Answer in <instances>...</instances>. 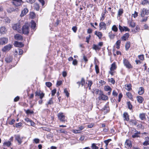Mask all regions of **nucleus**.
Instances as JSON below:
<instances>
[{"label":"nucleus","instance_id":"1","mask_svg":"<svg viewBox=\"0 0 149 149\" xmlns=\"http://www.w3.org/2000/svg\"><path fill=\"white\" fill-rule=\"evenodd\" d=\"M58 119L61 122L65 123L66 120L65 119V116L64 115L63 113H60L57 114Z\"/></svg>","mask_w":149,"mask_h":149},{"label":"nucleus","instance_id":"2","mask_svg":"<svg viewBox=\"0 0 149 149\" xmlns=\"http://www.w3.org/2000/svg\"><path fill=\"white\" fill-rule=\"evenodd\" d=\"M22 31L23 33L26 34L29 33V27L28 24L24 25L22 28Z\"/></svg>","mask_w":149,"mask_h":149},{"label":"nucleus","instance_id":"3","mask_svg":"<svg viewBox=\"0 0 149 149\" xmlns=\"http://www.w3.org/2000/svg\"><path fill=\"white\" fill-rule=\"evenodd\" d=\"M145 15H149V10L143 8L141 12V17H143Z\"/></svg>","mask_w":149,"mask_h":149},{"label":"nucleus","instance_id":"4","mask_svg":"<svg viewBox=\"0 0 149 149\" xmlns=\"http://www.w3.org/2000/svg\"><path fill=\"white\" fill-rule=\"evenodd\" d=\"M123 63L124 65L128 68H132L131 64L130 63L129 61L126 59H124L123 61Z\"/></svg>","mask_w":149,"mask_h":149},{"label":"nucleus","instance_id":"5","mask_svg":"<svg viewBox=\"0 0 149 149\" xmlns=\"http://www.w3.org/2000/svg\"><path fill=\"white\" fill-rule=\"evenodd\" d=\"M8 39L5 37L0 38V45H5L7 43Z\"/></svg>","mask_w":149,"mask_h":149},{"label":"nucleus","instance_id":"6","mask_svg":"<svg viewBox=\"0 0 149 149\" xmlns=\"http://www.w3.org/2000/svg\"><path fill=\"white\" fill-rule=\"evenodd\" d=\"M15 140L17 141L19 145H20L22 142V140L23 139L22 137H21L19 135H15Z\"/></svg>","mask_w":149,"mask_h":149},{"label":"nucleus","instance_id":"7","mask_svg":"<svg viewBox=\"0 0 149 149\" xmlns=\"http://www.w3.org/2000/svg\"><path fill=\"white\" fill-rule=\"evenodd\" d=\"M12 47V45L9 44L5 46L2 49V51L4 52L9 50Z\"/></svg>","mask_w":149,"mask_h":149},{"label":"nucleus","instance_id":"8","mask_svg":"<svg viewBox=\"0 0 149 149\" xmlns=\"http://www.w3.org/2000/svg\"><path fill=\"white\" fill-rule=\"evenodd\" d=\"M13 4L16 6H20L22 2V0H13Z\"/></svg>","mask_w":149,"mask_h":149},{"label":"nucleus","instance_id":"9","mask_svg":"<svg viewBox=\"0 0 149 149\" xmlns=\"http://www.w3.org/2000/svg\"><path fill=\"white\" fill-rule=\"evenodd\" d=\"M12 27L14 30H17L18 32L20 31L21 26L19 24H14Z\"/></svg>","mask_w":149,"mask_h":149},{"label":"nucleus","instance_id":"10","mask_svg":"<svg viewBox=\"0 0 149 149\" xmlns=\"http://www.w3.org/2000/svg\"><path fill=\"white\" fill-rule=\"evenodd\" d=\"M100 30H106L107 29L106 25L105 23L103 22H101L99 24Z\"/></svg>","mask_w":149,"mask_h":149},{"label":"nucleus","instance_id":"11","mask_svg":"<svg viewBox=\"0 0 149 149\" xmlns=\"http://www.w3.org/2000/svg\"><path fill=\"white\" fill-rule=\"evenodd\" d=\"M99 97L100 98L103 100H106L108 99V97L107 96L103 94L102 92L100 94Z\"/></svg>","mask_w":149,"mask_h":149},{"label":"nucleus","instance_id":"12","mask_svg":"<svg viewBox=\"0 0 149 149\" xmlns=\"http://www.w3.org/2000/svg\"><path fill=\"white\" fill-rule=\"evenodd\" d=\"M123 117L124 118V120L128 121L129 120V116L128 113L126 112H124L123 114Z\"/></svg>","mask_w":149,"mask_h":149},{"label":"nucleus","instance_id":"13","mask_svg":"<svg viewBox=\"0 0 149 149\" xmlns=\"http://www.w3.org/2000/svg\"><path fill=\"white\" fill-rule=\"evenodd\" d=\"M28 11V10L27 8H24L21 12V13L20 15V16L21 17H23L25 15Z\"/></svg>","mask_w":149,"mask_h":149},{"label":"nucleus","instance_id":"14","mask_svg":"<svg viewBox=\"0 0 149 149\" xmlns=\"http://www.w3.org/2000/svg\"><path fill=\"white\" fill-rule=\"evenodd\" d=\"M15 45L17 47H21L24 46V45L22 42L15 41Z\"/></svg>","mask_w":149,"mask_h":149},{"label":"nucleus","instance_id":"15","mask_svg":"<svg viewBox=\"0 0 149 149\" xmlns=\"http://www.w3.org/2000/svg\"><path fill=\"white\" fill-rule=\"evenodd\" d=\"M14 38L15 39L18 40H22V37L19 34H16L14 36Z\"/></svg>","mask_w":149,"mask_h":149},{"label":"nucleus","instance_id":"16","mask_svg":"<svg viewBox=\"0 0 149 149\" xmlns=\"http://www.w3.org/2000/svg\"><path fill=\"white\" fill-rule=\"evenodd\" d=\"M129 36V33H126L124 34L123 36L121 37V38L123 40L126 41L127 40Z\"/></svg>","mask_w":149,"mask_h":149},{"label":"nucleus","instance_id":"17","mask_svg":"<svg viewBox=\"0 0 149 149\" xmlns=\"http://www.w3.org/2000/svg\"><path fill=\"white\" fill-rule=\"evenodd\" d=\"M128 23L129 25V26L132 27H134L135 26V23L132 20H129L128 21Z\"/></svg>","mask_w":149,"mask_h":149},{"label":"nucleus","instance_id":"18","mask_svg":"<svg viewBox=\"0 0 149 149\" xmlns=\"http://www.w3.org/2000/svg\"><path fill=\"white\" fill-rule=\"evenodd\" d=\"M6 31V28L2 26L0 28V33L2 34L5 33Z\"/></svg>","mask_w":149,"mask_h":149},{"label":"nucleus","instance_id":"19","mask_svg":"<svg viewBox=\"0 0 149 149\" xmlns=\"http://www.w3.org/2000/svg\"><path fill=\"white\" fill-rule=\"evenodd\" d=\"M95 34L99 38V39H100L102 36V33L100 32L95 31Z\"/></svg>","mask_w":149,"mask_h":149},{"label":"nucleus","instance_id":"20","mask_svg":"<svg viewBox=\"0 0 149 149\" xmlns=\"http://www.w3.org/2000/svg\"><path fill=\"white\" fill-rule=\"evenodd\" d=\"M12 57L10 56H8L5 58V61L7 63H10L12 61Z\"/></svg>","mask_w":149,"mask_h":149},{"label":"nucleus","instance_id":"21","mask_svg":"<svg viewBox=\"0 0 149 149\" xmlns=\"http://www.w3.org/2000/svg\"><path fill=\"white\" fill-rule=\"evenodd\" d=\"M146 141L143 143V145L144 146H147L149 144V137L145 138Z\"/></svg>","mask_w":149,"mask_h":149},{"label":"nucleus","instance_id":"22","mask_svg":"<svg viewBox=\"0 0 149 149\" xmlns=\"http://www.w3.org/2000/svg\"><path fill=\"white\" fill-rule=\"evenodd\" d=\"M93 49L95 50H99L100 49V47L98 46V45L93 44Z\"/></svg>","mask_w":149,"mask_h":149},{"label":"nucleus","instance_id":"23","mask_svg":"<svg viewBox=\"0 0 149 149\" xmlns=\"http://www.w3.org/2000/svg\"><path fill=\"white\" fill-rule=\"evenodd\" d=\"M139 117L142 120H144L146 119L145 114L144 113H140Z\"/></svg>","mask_w":149,"mask_h":149},{"label":"nucleus","instance_id":"24","mask_svg":"<svg viewBox=\"0 0 149 149\" xmlns=\"http://www.w3.org/2000/svg\"><path fill=\"white\" fill-rule=\"evenodd\" d=\"M116 63L115 62L113 63L111 65L110 68L111 71H113L116 69Z\"/></svg>","mask_w":149,"mask_h":149},{"label":"nucleus","instance_id":"25","mask_svg":"<svg viewBox=\"0 0 149 149\" xmlns=\"http://www.w3.org/2000/svg\"><path fill=\"white\" fill-rule=\"evenodd\" d=\"M135 132L134 134L132 135V136L133 138H135L139 136V135L140 134V132L137 131H135Z\"/></svg>","mask_w":149,"mask_h":149},{"label":"nucleus","instance_id":"26","mask_svg":"<svg viewBox=\"0 0 149 149\" xmlns=\"http://www.w3.org/2000/svg\"><path fill=\"white\" fill-rule=\"evenodd\" d=\"M53 103V101L52 100V98L49 99L47 103L46 104V105L47 106V107H48V105L52 104Z\"/></svg>","mask_w":149,"mask_h":149},{"label":"nucleus","instance_id":"27","mask_svg":"<svg viewBox=\"0 0 149 149\" xmlns=\"http://www.w3.org/2000/svg\"><path fill=\"white\" fill-rule=\"evenodd\" d=\"M144 92V91L143 88L142 87H140L138 93L140 95H141Z\"/></svg>","mask_w":149,"mask_h":149},{"label":"nucleus","instance_id":"28","mask_svg":"<svg viewBox=\"0 0 149 149\" xmlns=\"http://www.w3.org/2000/svg\"><path fill=\"white\" fill-rule=\"evenodd\" d=\"M137 101L140 103H142L143 100V98L140 96L137 97Z\"/></svg>","mask_w":149,"mask_h":149},{"label":"nucleus","instance_id":"29","mask_svg":"<svg viewBox=\"0 0 149 149\" xmlns=\"http://www.w3.org/2000/svg\"><path fill=\"white\" fill-rule=\"evenodd\" d=\"M34 7L35 9L36 10L38 11L39 10L40 6L39 5L38 3H35L34 4Z\"/></svg>","mask_w":149,"mask_h":149},{"label":"nucleus","instance_id":"30","mask_svg":"<svg viewBox=\"0 0 149 149\" xmlns=\"http://www.w3.org/2000/svg\"><path fill=\"white\" fill-rule=\"evenodd\" d=\"M141 4L143 5H147L149 4V2L148 0H143L142 1Z\"/></svg>","mask_w":149,"mask_h":149},{"label":"nucleus","instance_id":"31","mask_svg":"<svg viewBox=\"0 0 149 149\" xmlns=\"http://www.w3.org/2000/svg\"><path fill=\"white\" fill-rule=\"evenodd\" d=\"M112 30L114 32H116L118 31V28L115 25H113L112 27Z\"/></svg>","mask_w":149,"mask_h":149},{"label":"nucleus","instance_id":"32","mask_svg":"<svg viewBox=\"0 0 149 149\" xmlns=\"http://www.w3.org/2000/svg\"><path fill=\"white\" fill-rule=\"evenodd\" d=\"M130 47V42H127L125 45V49L127 50Z\"/></svg>","mask_w":149,"mask_h":149},{"label":"nucleus","instance_id":"33","mask_svg":"<svg viewBox=\"0 0 149 149\" xmlns=\"http://www.w3.org/2000/svg\"><path fill=\"white\" fill-rule=\"evenodd\" d=\"M104 89L106 91H111V90L110 87L108 86H105Z\"/></svg>","mask_w":149,"mask_h":149},{"label":"nucleus","instance_id":"34","mask_svg":"<svg viewBox=\"0 0 149 149\" xmlns=\"http://www.w3.org/2000/svg\"><path fill=\"white\" fill-rule=\"evenodd\" d=\"M128 91H130L132 89L131 85V84H127V86L125 88Z\"/></svg>","mask_w":149,"mask_h":149},{"label":"nucleus","instance_id":"35","mask_svg":"<svg viewBox=\"0 0 149 149\" xmlns=\"http://www.w3.org/2000/svg\"><path fill=\"white\" fill-rule=\"evenodd\" d=\"M111 141V139H108L104 141V142L106 144L105 146L106 147V148H107V146H108L109 143Z\"/></svg>","mask_w":149,"mask_h":149},{"label":"nucleus","instance_id":"36","mask_svg":"<svg viewBox=\"0 0 149 149\" xmlns=\"http://www.w3.org/2000/svg\"><path fill=\"white\" fill-rule=\"evenodd\" d=\"M123 13V9H120L118 11V15L120 16Z\"/></svg>","mask_w":149,"mask_h":149},{"label":"nucleus","instance_id":"37","mask_svg":"<svg viewBox=\"0 0 149 149\" xmlns=\"http://www.w3.org/2000/svg\"><path fill=\"white\" fill-rule=\"evenodd\" d=\"M80 84H81L82 86L85 83V80L84 78H82L81 79V81L80 82Z\"/></svg>","mask_w":149,"mask_h":149},{"label":"nucleus","instance_id":"38","mask_svg":"<svg viewBox=\"0 0 149 149\" xmlns=\"http://www.w3.org/2000/svg\"><path fill=\"white\" fill-rule=\"evenodd\" d=\"M112 33L111 32L109 33V36L110 39H113L114 38L115 35L112 34Z\"/></svg>","mask_w":149,"mask_h":149},{"label":"nucleus","instance_id":"39","mask_svg":"<svg viewBox=\"0 0 149 149\" xmlns=\"http://www.w3.org/2000/svg\"><path fill=\"white\" fill-rule=\"evenodd\" d=\"M127 105L128 106V108L130 109H132V105L131 104L130 102H128L127 103Z\"/></svg>","mask_w":149,"mask_h":149},{"label":"nucleus","instance_id":"40","mask_svg":"<svg viewBox=\"0 0 149 149\" xmlns=\"http://www.w3.org/2000/svg\"><path fill=\"white\" fill-rule=\"evenodd\" d=\"M92 84H93V82L92 81H88V86L89 87V89H91V86Z\"/></svg>","mask_w":149,"mask_h":149},{"label":"nucleus","instance_id":"41","mask_svg":"<svg viewBox=\"0 0 149 149\" xmlns=\"http://www.w3.org/2000/svg\"><path fill=\"white\" fill-rule=\"evenodd\" d=\"M45 85L48 87H50L52 86V84L50 82H46L45 83Z\"/></svg>","mask_w":149,"mask_h":149},{"label":"nucleus","instance_id":"42","mask_svg":"<svg viewBox=\"0 0 149 149\" xmlns=\"http://www.w3.org/2000/svg\"><path fill=\"white\" fill-rule=\"evenodd\" d=\"M91 147L92 149H98V147L97 146L95 143L92 144Z\"/></svg>","mask_w":149,"mask_h":149},{"label":"nucleus","instance_id":"43","mask_svg":"<svg viewBox=\"0 0 149 149\" xmlns=\"http://www.w3.org/2000/svg\"><path fill=\"white\" fill-rule=\"evenodd\" d=\"M36 24L34 22H32L31 25V27L32 29H34L36 27Z\"/></svg>","mask_w":149,"mask_h":149},{"label":"nucleus","instance_id":"44","mask_svg":"<svg viewBox=\"0 0 149 149\" xmlns=\"http://www.w3.org/2000/svg\"><path fill=\"white\" fill-rule=\"evenodd\" d=\"M11 144V143L9 141H8V142H4L3 143V144L4 145H6L8 146H10Z\"/></svg>","mask_w":149,"mask_h":149},{"label":"nucleus","instance_id":"45","mask_svg":"<svg viewBox=\"0 0 149 149\" xmlns=\"http://www.w3.org/2000/svg\"><path fill=\"white\" fill-rule=\"evenodd\" d=\"M109 81L110 82L113 84H114L115 83V81L114 80L113 78H111V79H109Z\"/></svg>","mask_w":149,"mask_h":149},{"label":"nucleus","instance_id":"46","mask_svg":"<svg viewBox=\"0 0 149 149\" xmlns=\"http://www.w3.org/2000/svg\"><path fill=\"white\" fill-rule=\"evenodd\" d=\"M30 15L31 17L32 18H33L35 17V14L33 12H31Z\"/></svg>","mask_w":149,"mask_h":149},{"label":"nucleus","instance_id":"47","mask_svg":"<svg viewBox=\"0 0 149 149\" xmlns=\"http://www.w3.org/2000/svg\"><path fill=\"white\" fill-rule=\"evenodd\" d=\"M125 145L127 147H131L132 146V144L130 142H126Z\"/></svg>","mask_w":149,"mask_h":149},{"label":"nucleus","instance_id":"48","mask_svg":"<svg viewBox=\"0 0 149 149\" xmlns=\"http://www.w3.org/2000/svg\"><path fill=\"white\" fill-rule=\"evenodd\" d=\"M56 89H54L52 91V95L53 96L56 93Z\"/></svg>","mask_w":149,"mask_h":149},{"label":"nucleus","instance_id":"49","mask_svg":"<svg viewBox=\"0 0 149 149\" xmlns=\"http://www.w3.org/2000/svg\"><path fill=\"white\" fill-rule=\"evenodd\" d=\"M119 29L121 32L124 31V26L123 27L120 25L119 26Z\"/></svg>","mask_w":149,"mask_h":149},{"label":"nucleus","instance_id":"50","mask_svg":"<svg viewBox=\"0 0 149 149\" xmlns=\"http://www.w3.org/2000/svg\"><path fill=\"white\" fill-rule=\"evenodd\" d=\"M95 70H96V72L97 74H98L99 72V69L98 66L97 65H96L95 66Z\"/></svg>","mask_w":149,"mask_h":149},{"label":"nucleus","instance_id":"51","mask_svg":"<svg viewBox=\"0 0 149 149\" xmlns=\"http://www.w3.org/2000/svg\"><path fill=\"white\" fill-rule=\"evenodd\" d=\"M139 58L141 60H144V55H141L138 56Z\"/></svg>","mask_w":149,"mask_h":149},{"label":"nucleus","instance_id":"52","mask_svg":"<svg viewBox=\"0 0 149 149\" xmlns=\"http://www.w3.org/2000/svg\"><path fill=\"white\" fill-rule=\"evenodd\" d=\"M126 95L129 98L131 99L132 98V95L131 93H127L126 94Z\"/></svg>","mask_w":149,"mask_h":149},{"label":"nucleus","instance_id":"53","mask_svg":"<svg viewBox=\"0 0 149 149\" xmlns=\"http://www.w3.org/2000/svg\"><path fill=\"white\" fill-rule=\"evenodd\" d=\"M26 112L27 114H32L33 113V111H30V110L28 109L26 111Z\"/></svg>","mask_w":149,"mask_h":149},{"label":"nucleus","instance_id":"54","mask_svg":"<svg viewBox=\"0 0 149 149\" xmlns=\"http://www.w3.org/2000/svg\"><path fill=\"white\" fill-rule=\"evenodd\" d=\"M64 92L66 96L67 97H68L69 96V93H68V91L66 89H64Z\"/></svg>","mask_w":149,"mask_h":149},{"label":"nucleus","instance_id":"55","mask_svg":"<svg viewBox=\"0 0 149 149\" xmlns=\"http://www.w3.org/2000/svg\"><path fill=\"white\" fill-rule=\"evenodd\" d=\"M72 29L73 31L74 32L76 33V32L77 29V27L76 26H74L72 27Z\"/></svg>","mask_w":149,"mask_h":149},{"label":"nucleus","instance_id":"56","mask_svg":"<svg viewBox=\"0 0 149 149\" xmlns=\"http://www.w3.org/2000/svg\"><path fill=\"white\" fill-rule=\"evenodd\" d=\"M112 95L114 96H117L118 95V93L115 91V90H113V91Z\"/></svg>","mask_w":149,"mask_h":149},{"label":"nucleus","instance_id":"57","mask_svg":"<svg viewBox=\"0 0 149 149\" xmlns=\"http://www.w3.org/2000/svg\"><path fill=\"white\" fill-rule=\"evenodd\" d=\"M45 95V94L43 93H40L39 95V96H40V99H42V98L44 97Z\"/></svg>","mask_w":149,"mask_h":149},{"label":"nucleus","instance_id":"58","mask_svg":"<svg viewBox=\"0 0 149 149\" xmlns=\"http://www.w3.org/2000/svg\"><path fill=\"white\" fill-rule=\"evenodd\" d=\"M75 134H78V133H79L80 132L79 131V130H73L72 131Z\"/></svg>","mask_w":149,"mask_h":149},{"label":"nucleus","instance_id":"59","mask_svg":"<svg viewBox=\"0 0 149 149\" xmlns=\"http://www.w3.org/2000/svg\"><path fill=\"white\" fill-rule=\"evenodd\" d=\"M77 64V61L76 59H74L72 62V64L74 65H76Z\"/></svg>","mask_w":149,"mask_h":149},{"label":"nucleus","instance_id":"60","mask_svg":"<svg viewBox=\"0 0 149 149\" xmlns=\"http://www.w3.org/2000/svg\"><path fill=\"white\" fill-rule=\"evenodd\" d=\"M33 141L36 143H39L40 140L38 139H34Z\"/></svg>","mask_w":149,"mask_h":149},{"label":"nucleus","instance_id":"61","mask_svg":"<svg viewBox=\"0 0 149 149\" xmlns=\"http://www.w3.org/2000/svg\"><path fill=\"white\" fill-rule=\"evenodd\" d=\"M18 52H19V54L21 55L23 54V51L22 49H18Z\"/></svg>","mask_w":149,"mask_h":149},{"label":"nucleus","instance_id":"62","mask_svg":"<svg viewBox=\"0 0 149 149\" xmlns=\"http://www.w3.org/2000/svg\"><path fill=\"white\" fill-rule=\"evenodd\" d=\"M84 128V126L82 125H81L78 128V130L79 131H80L82 130H83Z\"/></svg>","mask_w":149,"mask_h":149},{"label":"nucleus","instance_id":"63","mask_svg":"<svg viewBox=\"0 0 149 149\" xmlns=\"http://www.w3.org/2000/svg\"><path fill=\"white\" fill-rule=\"evenodd\" d=\"M62 84V81H57L56 85L57 86H59L61 85Z\"/></svg>","mask_w":149,"mask_h":149},{"label":"nucleus","instance_id":"64","mask_svg":"<svg viewBox=\"0 0 149 149\" xmlns=\"http://www.w3.org/2000/svg\"><path fill=\"white\" fill-rule=\"evenodd\" d=\"M83 59L85 61L86 63L88 61L87 59V57L85 55H84L83 56Z\"/></svg>","mask_w":149,"mask_h":149}]
</instances>
